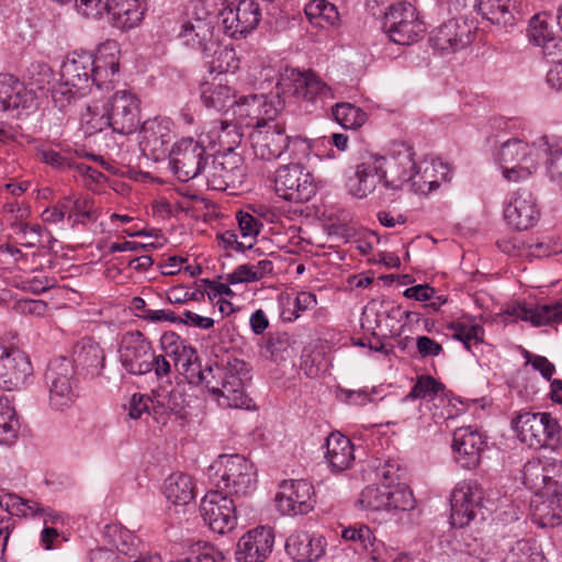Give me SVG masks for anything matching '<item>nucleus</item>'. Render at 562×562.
<instances>
[{
    "label": "nucleus",
    "instance_id": "ddd939ff",
    "mask_svg": "<svg viewBox=\"0 0 562 562\" xmlns=\"http://www.w3.org/2000/svg\"><path fill=\"white\" fill-rule=\"evenodd\" d=\"M413 148L405 143H394L386 156L375 157L381 166L383 187L389 190H401L408 184L416 169Z\"/></svg>",
    "mask_w": 562,
    "mask_h": 562
},
{
    "label": "nucleus",
    "instance_id": "a878e982",
    "mask_svg": "<svg viewBox=\"0 0 562 562\" xmlns=\"http://www.w3.org/2000/svg\"><path fill=\"white\" fill-rule=\"evenodd\" d=\"M147 10L144 0H106V13L113 27L132 30L140 24Z\"/></svg>",
    "mask_w": 562,
    "mask_h": 562
},
{
    "label": "nucleus",
    "instance_id": "09e8293b",
    "mask_svg": "<svg viewBox=\"0 0 562 562\" xmlns=\"http://www.w3.org/2000/svg\"><path fill=\"white\" fill-rule=\"evenodd\" d=\"M216 139L220 146L218 153H236L235 148L239 146L243 139V133L236 123L220 121Z\"/></svg>",
    "mask_w": 562,
    "mask_h": 562
},
{
    "label": "nucleus",
    "instance_id": "a211bd4d",
    "mask_svg": "<svg viewBox=\"0 0 562 562\" xmlns=\"http://www.w3.org/2000/svg\"><path fill=\"white\" fill-rule=\"evenodd\" d=\"M119 353L122 367L130 374L143 375L151 371L154 349L143 333H126L121 340Z\"/></svg>",
    "mask_w": 562,
    "mask_h": 562
},
{
    "label": "nucleus",
    "instance_id": "c03bdc74",
    "mask_svg": "<svg viewBox=\"0 0 562 562\" xmlns=\"http://www.w3.org/2000/svg\"><path fill=\"white\" fill-rule=\"evenodd\" d=\"M335 121L344 128L356 130L363 125L367 114L360 108L351 103H337L333 108Z\"/></svg>",
    "mask_w": 562,
    "mask_h": 562
},
{
    "label": "nucleus",
    "instance_id": "f03ea898",
    "mask_svg": "<svg viewBox=\"0 0 562 562\" xmlns=\"http://www.w3.org/2000/svg\"><path fill=\"white\" fill-rule=\"evenodd\" d=\"M212 483L229 496H246L256 487L254 464L240 454H223L209 468Z\"/></svg>",
    "mask_w": 562,
    "mask_h": 562
},
{
    "label": "nucleus",
    "instance_id": "9d476101",
    "mask_svg": "<svg viewBox=\"0 0 562 562\" xmlns=\"http://www.w3.org/2000/svg\"><path fill=\"white\" fill-rule=\"evenodd\" d=\"M283 92L293 97L305 106L322 105L325 100L333 99L331 88L313 70L299 71L292 69L282 77Z\"/></svg>",
    "mask_w": 562,
    "mask_h": 562
},
{
    "label": "nucleus",
    "instance_id": "e433bc0d",
    "mask_svg": "<svg viewBox=\"0 0 562 562\" xmlns=\"http://www.w3.org/2000/svg\"><path fill=\"white\" fill-rule=\"evenodd\" d=\"M201 101L209 108L216 111H224L233 106L235 98L231 87L215 82H203L200 87Z\"/></svg>",
    "mask_w": 562,
    "mask_h": 562
},
{
    "label": "nucleus",
    "instance_id": "0eeeda50",
    "mask_svg": "<svg viewBox=\"0 0 562 562\" xmlns=\"http://www.w3.org/2000/svg\"><path fill=\"white\" fill-rule=\"evenodd\" d=\"M273 182L277 195L294 203L310 201L317 190L312 172L301 162L278 167Z\"/></svg>",
    "mask_w": 562,
    "mask_h": 562
},
{
    "label": "nucleus",
    "instance_id": "6ab92c4d",
    "mask_svg": "<svg viewBox=\"0 0 562 562\" xmlns=\"http://www.w3.org/2000/svg\"><path fill=\"white\" fill-rule=\"evenodd\" d=\"M255 156L261 160L273 161L286 150L288 135L285 123L258 124L249 135Z\"/></svg>",
    "mask_w": 562,
    "mask_h": 562
},
{
    "label": "nucleus",
    "instance_id": "bb28decb",
    "mask_svg": "<svg viewBox=\"0 0 562 562\" xmlns=\"http://www.w3.org/2000/svg\"><path fill=\"white\" fill-rule=\"evenodd\" d=\"M326 540L307 531H296L285 541L286 553L296 562H315L325 554Z\"/></svg>",
    "mask_w": 562,
    "mask_h": 562
},
{
    "label": "nucleus",
    "instance_id": "3c124183",
    "mask_svg": "<svg viewBox=\"0 0 562 562\" xmlns=\"http://www.w3.org/2000/svg\"><path fill=\"white\" fill-rule=\"evenodd\" d=\"M95 212L93 210V201L88 198H79L72 200L70 198L69 215L68 221L72 222V225L82 224L86 225L89 222L95 221Z\"/></svg>",
    "mask_w": 562,
    "mask_h": 562
},
{
    "label": "nucleus",
    "instance_id": "c85d7f7f",
    "mask_svg": "<svg viewBox=\"0 0 562 562\" xmlns=\"http://www.w3.org/2000/svg\"><path fill=\"white\" fill-rule=\"evenodd\" d=\"M504 314L506 319L527 321L536 327L552 323H562V301L553 305L544 304L535 308H529L521 304H514L508 306Z\"/></svg>",
    "mask_w": 562,
    "mask_h": 562
},
{
    "label": "nucleus",
    "instance_id": "423d86ee",
    "mask_svg": "<svg viewBox=\"0 0 562 562\" xmlns=\"http://www.w3.org/2000/svg\"><path fill=\"white\" fill-rule=\"evenodd\" d=\"M383 30L398 45H411L420 40L426 27L416 8L408 2H396L384 13Z\"/></svg>",
    "mask_w": 562,
    "mask_h": 562
},
{
    "label": "nucleus",
    "instance_id": "c756f323",
    "mask_svg": "<svg viewBox=\"0 0 562 562\" xmlns=\"http://www.w3.org/2000/svg\"><path fill=\"white\" fill-rule=\"evenodd\" d=\"M446 179V167L440 160H423L416 164L408 184L415 193L426 195L436 190Z\"/></svg>",
    "mask_w": 562,
    "mask_h": 562
},
{
    "label": "nucleus",
    "instance_id": "4be33fe9",
    "mask_svg": "<svg viewBox=\"0 0 562 562\" xmlns=\"http://www.w3.org/2000/svg\"><path fill=\"white\" fill-rule=\"evenodd\" d=\"M273 543L272 529L257 527L239 539L236 560L237 562H265L272 552Z\"/></svg>",
    "mask_w": 562,
    "mask_h": 562
},
{
    "label": "nucleus",
    "instance_id": "aec40b11",
    "mask_svg": "<svg viewBox=\"0 0 562 562\" xmlns=\"http://www.w3.org/2000/svg\"><path fill=\"white\" fill-rule=\"evenodd\" d=\"M473 21L463 18L450 19L434 31L432 47L443 53H453L470 45L475 36Z\"/></svg>",
    "mask_w": 562,
    "mask_h": 562
},
{
    "label": "nucleus",
    "instance_id": "69168bd1",
    "mask_svg": "<svg viewBox=\"0 0 562 562\" xmlns=\"http://www.w3.org/2000/svg\"><path fill=\"white\" fill-rule=\"evenodd\" d=\"M153 398L146 394L134 393L128 402V416L132 419H139L143 414L149 413V404Z\"/></svg>",
    "mask_w": 562,
    "mask_h": 562
},
{
    "label": "nucleus",
    "instance_id": "864d4df0",
    "mask_svg": "<svg viewBox=\"0 0 562 562\" xmlns=\"http://www.w3.org/2000/svg\"><path fill=\"white\" fill-rule=\"evenodd\" d=\"M239 68V59L233 47L224 46L214 52L211 71L218 74L234 72Z\"/></svg>",
    "mask_w": 562,
    "mask_h": 562
},
{
    "label": "nucleus",
    "instance_id": "7c9ffc66",
    "mask_svg": "<svg viewBox=\"0 0 562 562\" xmlns=\"http://www.w3.org/2000/svg\"><path fill=\"white\" fill-rule=\"evenodd\" d=\"M34 93L11 74H0V109L3 111L29 108Z\"/></svg>",
    "mask_w": 562,
    "mask_h": 562
},
{
    "label": "nucleus",
    "instance_id": "37998d69",
    "mask_svg": "<svg viewBox=\"0 0 562 562\" xmlns=\"http://www.w3.org/2000/svg\"><path fill=\"white\" fill-rule=\"evenodd\" d=\"M304 12L312 24L319 26H323L321 21H324L330 26H335L338 25L340 20L336 5L327 0L307 3L304 8Z\"/></svg>",
    "mask_w": 562,
    "mask_h": 562
},
{
    "label": "nucleus",
    "instance_id": "e2e57ef3",
    "mask_svg": "<svg viewBox=\"0 0 562 562\" xmlns=\"http://www.w3.org/2000/svg\"><path fill=\"white\" fill-rule=\"evenodd\" d=\"M442 387L443 385L431 375H422L417 379L406 397L411 400L434 397Z\"/></svg>",
    "mask_w": 562,
    "mask_h": 562
},
{
    "label": "nucleus",
    "instance_id": "8fccbe9b",
    "mask_svg": "<svg viewBox=\"0 0 562 562\" xmlns=\"http://www.w3.org/2000/svg\"><path fill=\"white\" fill-rule=\"evenodd\" d=\"M544 555L538 550L535 542L519 540L506 554L503 562H544Z\"/></svg>",
    "mask_w": 562,
    "mask_h": 562
},
{
    "label": "nucleus",
    "instance_id": "b1692460",
    "mask_svg": "<svg viewBox=\"0 0 562 562\" xmlns=\"http://www.w3.org/2000/svg\"><path fill=\"white\" fill-rule=\"evenodd\" d=\"M485 445L483 436L472 427H460L453 432L454 459L464 469H475L480 464Z\"/></svg>",
    "mask_w": 562,
    "mask_h": 562
},
{
    "label": "nucleus",
    "instance_id": "1a4fd4ad",
    "mask_svg": "<svg viewBox=\"0 0 562 562\" xmlns=\"http://www.w3.org/2000/svg\"><path fill=\"white\" fill-rule=\"evenodd\" d=\"M94 56L89 52H72L60 67V83L53 90V98L58 95L67 100L75 94H83L90 88V76L93 71Z\"/></svg>",
    "mask_w": 562,
    "mask_h": 562
},
{
    "label": "nucleus",
    "instance_id": "79ce46f5",
    "mask_svg": "<svg viewBox=\"0 0 562 562\" xmlns=\"http://www.w3.org/2000/svg\"><path fill=\"white\" fill-rule=\"evenodd\" d=\"M451 330L452 338L461 341L468 351H471V345H479L483 342L484 328L479 324H471L469 322L456 321L447 325Z\"/></svg>",
    "mask_w": 562,
    "mask_h": 562
},
{
    "label": "nucleus",
    "instance_id": "4468645a",
    "mask_svg": "<svg viewBox=\"0 0 562 562\" xmlns=\"http://www.w3.org/2000/svg\"><path fill=\"white\" fill-rule=\"evenodd\" d=\"M200 515L210 530L218 535L231 532L237 525L235 501L220 490L205 494L200 504Z\"/></svg>",
    "mask_w": 562,
    "mask_h": 562
},
{
    "label": "nucleus",
    "instance_id": "13d9d810",
    "mask_svg": "<svg viewBox=\"0 0 562 562\" xmlns=\"http://www.w3.org/2000/svg\"><path fill=\"white\" fill-rule=\"evenodd\" d=\"M36 157L41 162H44L58 171H64L74 167L72 159L69 155L52 148H36Z\"/></svg>",
    "mask_w": 562,
    "mask_h": 562
},
{
    "label": "nucleus",
    "instance_id": "ea45409f",
    "mask_svg": "<svg viewBox=\"0 0 562 562\" xmlns=\"http://www.w3.org/2000/svg\"><path fill=\"white\" fill-rule=\"evenodd\" d=\"M529 155L530 146L528 143L519 138H512L501 146L497 153V160L502 168H507L509 166L520 165L522 161L527 160Z\"/></svg>",
    "mask_w": 562,
    "mask_h": 562
},
{
    "label": "nucleus",
    "instance_id": "6e6d98bb",
    "mask_svg": "<svg viewBox=\"0 0 562 562\" xmlns=\"http://www.w3.org/2000/svg\"><path fill=\"white\" fill-rule=\"evenodd\" d=\"M387 486H367L360 494L359 504L368 510H386Z\"/></svg>",
    "mask_w": 562,
    "mask_h": 562
},
{
    "label": "nucleus",
    "instance_id": "9b49d317",
    "mask_svg": "<svg viewBox=\"0 0 562 562\" xmlns=\"http://www.w3.org/2000/svg\"><path fill=\"white\" fill-rule=\"evenodd\" d=\"M247 166L238 153H217L207 164L205 178L209 188L218 191L239 189L245 182Z\"/></svg>",
    "mask_w": 562,
    "mask_h": 562
},
{
    "label": "nucleus",
    "instance_id": "338daca9",
    "mask_svg": "<svg viewBox=\"0 0 562 562\" xmlns=\"http://www.w3.org/2000/svg\"><path fill=\"white\" fill-rule=\"evenodd\" d=\"M70 198H63L54 206L47 207L42 213V218L46 223H58L63 221L67 214L69 215Z\"/></svg>",
    "mask_w": 562,
    "mask_h": 562
},
{
    "label": "nucleus",
    "instance_id": "72a5a7b5",
    "mask_svg": "<svg viewBox=\"0 0 562 562\" xmlns=\"http://www.w3.org/2000/svg\"><path fill=\"white\" fill-rule=\"evenodd\" d=\"M341 538L346 541L357 542L366 551L372 561L386 562V548L382 541H379L372 530L367 525H355L345 528Z\"/></svg>",
    "mask_w": 562,
    "mask_h": 562
},
{
    "label": "nucleus",
    "instance_id": "2f4dec72",
    "mask_svg": "<svg viewBox=\"0 0 562 562\" xmlns=\"http://www.w3.org/2000/svg\"><path fill=\"white\" fill-rule=\"evenodd\" d=\"M379 183L383 184L381 166L373 157L357 166L356 173L349 178L347 187L355 196L366 198L375 190Z\"/></svg>",
    "mask_w": 562,
    "mask_h": 562
},
{
    "label": "nucleus",
    "instance_id": "6e6552de",
    "mask_svg": "<svg viewBox=\"0 0 562 562\" xmlns=\"http://www.w3.org/2000/svg\"><path fill=\"white\" fill-rule=\"evenodd\" d=\"M168 157L171 170L178 180L187 182L202 172L205 173L211 156L203 143L192 137H182L172 145Z\"/></svg>",
    "mask_w": 562,
    "mask_h": 562
},
{
    "label": "nucleus",
    "instance_id": "473e14b6",
    "mask_svg": "<svg viewBox=\"0 0 562 562\" xmlns=\"http://www.w3.org/2000/svg\"><path fill=\"white\" fill-rule=\"evenodd\" d=\"M351 440L340 432H331L326 439V459L333 472L349 469L355 460Z\"/></svg>",
    "mask_w": 562,
    "mask_h": 562
},
{
    "label": "nucleus",
    "instance_id": "2eb2a0df",
    "mask_svg": "<svg viewBox=\"0 0 562 562\" xmlns=\"http://www.w3.org/2000/svg\"><path fill=\"white\" fill-rule=\"evenodd\" d=\"M274 501L282 515H306L314 509L315 490L307 480H284L279 484Z\"/></svg>",
    "mask_w": 562,
    "mask_h": 562
},
{
    "label": "nucleus",
    "instance_id": "0e129e2a",
    "mask_svg": "<svg viewBox=\"0 0 562 562\" xmlns=\"http://www.w3.org/2000/svg\"><path fill=\"white\" fill-rule=\"evenodd\" d=\"M260 100L261 95L250 94L243 95L239 99L233 101V106H236L235 114L240 119H250L254 125L257 124L258 115L260 114Z\"/></svg>",
    "mask_w": 562,
    "mask_h": 562
},
{
    "label": "nucleus",
    "instance_id": "052dcab7",
    "mask_svg": "<svg viewBox=\"0 0 562 562\" xmlns=\"http://www.w3.org/2000/svg\"><path fill=\"white\" fill-rule=\"evenodd\" d=\"M198 358L196 349L184 342L180 350L173 356L172 360L175 367L178 368V370H182L189 380V374L192 372L196 374V367H201L200 363H198Z\"/></svg>",
    "mask_w": 562,
    "mask_h": 562
},
{
    "label": "nucleus",
    "instance_id": "dca6fc26",
    "mask_svg": "<svg viewBox=\"0 0 562 562\" xmlns=\"http://www.w3.org/2000/svg\"><path fill=\"white\" fill-rule=\"evenodd\" d=\"M224 33L233 38H241L254 31L260 22L261 10L254 0L229 2L220 11Z\"/></svg>",
    "mask_w": 562,
    "mask_h": 562
},
{
    "label": "nucleus",
    "instance_id": "774afa93",
    "mask_svg": "<svg viewBox=\"0 0 562 562\" xmlns=\"http://www.w3.org/2000/svg\"><path fill=\"white\" fill-rule=\"evenodd\" d=\"M547 486L562 490V461L544 458Z\"/></svg>",
    "mask_w": 562,
    "mask_h": 562
},
{
    "label": "nucleus",
    "instance_id": "f3484780",
    "mask_svg": "<svg viewBox=\"0 0 562 562\" xmlns=\"http://www.w3.org/2000/svg\"><path fill=\"white\" fill-rule=\"evenodd\" d=\"M33 373L30 357L20 348L0 340V387L20 390Z\"/></svg>",
    "mask_w": 562,
    "mask_h": 562
},
{
    "label": "nucleus",
    "instance_id": "49530a36",
    "mask_svg": "<svg viewBox=\"0 0 562 562\" xmlns=\"http://www.w3.org/2000/svg\"><path fill=\"white\" fill-rule=\"evenodd\" d=\"M522 483L531 491L538 492L547 487L544 459H531L522 468Z\"/></svg>",
    "mask_w": 562,
    "mask_h": 562
},
{
    "label": "nucleus",
    "instance_id": "a18cd8bd",
    "mask_svg": "<svg viewBox=\"0 0 562 562\" xmlns=\"http://www.w3.org/2000/svg\"><path fill=\"white\" fill-rule=\"evenodd\" d=\"M0 506L15 516L46 514V509L40 503L24 499L15 494H7L0 498Z\"/></svg>",
    "mask_w": 562,
    "mask_h": 562
},
{
    "label": "nucleus",
    "instance_id": "c9c22d12",
    "mask_svg": "<svg viewBox=\"0 0 562 562\" xmlns=\"http://www.w3.org/2000/svg\"><path fill=\"white\" fill-rule=\"evenodd\" d=\"M164 494L173 505H187L194 498L192 477L186 473L170 474L164 484Z\"/></svg>",
    "mask_w": 562,
    "mask_h": 562
},
{
    "label": "nucleus",
    "instance_id": "f257e3e1",
    "mask_svg": "<svg viewBox=\"0 0 562 562\" xmlns=\"http://www.w3.org/2000/svg\"><path fill=\"white\" fill-rule=\"evenodd\" d=\"M249 372L247 362L228 358L226 362H215L204 369L196 367V374H189V382L204 383L221 407L249 409L252 401L245 393Z\"/></svg>",
    "mask_w": 562,
    "mask_h": 562
},
{
    "label": "nucleus",
    "instance_id": "cd10ccee",
    "mask_svg": "<svg viewBox=\"0 0 562 562\" xmlns=\"http://www.w3.org/2000/svg\"><path fill=\"white\" fill-rule=\"evenodd\" d=\"M76 370L86 376H98L104 368L105 355L103 349L92 338H83L77 342L70 360Z\"/></svg>",
    "mask_w": 562,
    "mask_h": 562
},
{
    "label": "nucleus",
    "instance_id": "7ed1b4c3",
    "mask_svg": "<svg viewBox=\"0 0 562 562\" xmlns=\"http://www.w3.org/2000/svg\"><path fill=\"white\" fill-rule=\"evenodd\" d=\"M104 113L99 119L100 125H91L95 131L103 126L111 127L114 133L130 135L140 124V100L130 90L114 92L103 105Z\"/></svg>",
    "mask_w": 562,
    "mask_h": 562
},
{
    "label": "nucleus",
    "instance_id": "4d7b16f0",
    "mask_svg": "<svg viewBox=\"0 0 562 562\" xmlns=\"http://www.w3.org/2000/svg\"><path fill=\"white\" fill-rule=\"evenodd\" d=\"M415 498L411 490L397 486L391 490L387 486L386 510H411L415 508Z\"/></svg>",
    "mask_w": 562,
    "mask_h": 562
},
{
    "label": "nucleus",
    "instance_id": "5701e85b",
    "mask_svg": "<svg viewBox=\"0 0 562 562\" xmlns=\"http://www.w3.org/2000/svg\"><path fill=\"white\" fill-rule=\"evenodd\" d=\"M504 217L517 231L533 227L540 218V210L533 194L527 189L517 190L504 210Z\"/></svg>",
    "mask_w": 562,
    "mask_h": 562
},
{
    "label": "nucleus",
    "instance_id": "58836bf2",
    "mask_svg": "<svg viewBox=\"0 0 562 562\" xmlns=\"http://www.w3.org/2000/svg\"><path fill=\"white\" fill-rule=\"evenodd\" d=\"M20 422L8 398L0 397V443L12 445L18 438Z\"/></svg>",
    "mask_w": 562,
    "mask_h": 562
},
{
    "label": "nucleus",
    "instance_id": "f704fd0d",
    "mask_svg": "<svg viewBox=\"0 0 562 562\" xmlns=\"http://www.w3.org/2000/svg\"><path fill=\"white\" fill-rule=\"evenodd\" d=\"M120 70L119 58L114 55L94 56L93 71L90 76V87L94 85L99 90H112L117 82Z\"/></svg>",
    "mask_w": 562,
    "mask_h": 562
},
{
    "label": "nucleus",
    "instance_id": "5fc2aeb1",
    "mask_svg": "<svg viewBox=\"0 0 562 562\" xmlns=\"http://www.w3.org/2000/svg\"><path fill=\"white\" fill-rule=\"evenodd\" d=\"M284 109V103L280 99L278 94L276 95H265L261 94L260 100V114L258 115L257 124H273L276 122H281L278 120L279 114Z\"/></svg>",
    "mask_w": 562,
    "mask_h": 562
},
{
    "label": "nucleus",
    "instance_id": "412c9836",
    "mask_svg": "<svg viewBox=\"0 0 562 562\" xmlns=\"http://www.w3.org/2000/svg\"><path fill=\"white\" fill-rule=\"evenodd\" d=\"M175 138L172 122L167 117H155L143 123L139 131V147L154 160L169 156V144Z\"/></svg>",
    "mask_w": 562,
    "mask_h": 562
},
{
    "label": "nucleus",
    "instance_id": "680f3d73",
    "mask_svg": "<svg viewBox=\"0 0 562 562\" xmlns=\"http://www.w3.org/2000/svg\"><path fill=\"white\" fill-rule=\"evenodd\" d=\"M236 221L241 238L245 240L249 239L252 243L261 231V221L250 212L244 210L236 212Z\"/></svg>",
    "mask_w": 562,
    "mask_h": 562
},
{
    "label": "nucleus",
    "instance_id": "603ef678",
    "mask_svg": "<svg viewBox=\"0 0 562 562\" xmlns=\"http://www.w3.org/2000/svg\"><path fill=\"white\" fill-rule=\"evenodd\" d=\"M540 142L546 146V153L548 155L547 165L548 171L551 179H562V139L549 142L547 136H543Z\"/></svg>",
    "mask_w": 562,
    "mask_h": 562
},
{
    "label": "nucleus",
    "instance_id": "de8ad7c7",
    "mask_svg": "<svg viewBox=\"0 0 562 562\" xmlns=\"http://www.w3.org/2000/svg\"><path fill=\"white\" fill-rule=\"evenodd\" d=\"M527 36L530 43L540 47H543L551 38L557 37L549 26L546 13H537L530 19Z\"/></svg>",
    "mask_w": 562,
    "mask_h": 562
},
{
    "label": "nucleus",
    "instance_id": "393cba45",
    "mask_svg": "<svg viewBox=\"0 0 562 562\" xmlns=\"http://www.w3.org/2000/svg\"><path fill=\"white\" fill-rule=\"evenodd\" d=\"M213 30L210 19L190 18L181 24L178 38L187 47L209 56L215 45Z\"/></svg>",
    "mask_w": 562,
    "mask_h": 562
},
{
    "label": "nucleus",
    "instance_id": "20e7f679",
    "mask_svg": "<svg viewBox=\"0 0 562 562\" xmlns=\"http://www.w3.org/2000/svg\"><path fill=\"white\" fill-rule=\"evenodd\" d=\"M484 499L485 492L477 481L464 480L459 482L450 496L451 526L453 528H464L472 522L484 521L487 512Z\"/></svg>",
    "mask_w": 562,
    "mask_h": 562
},
{
    "label": "nucleus",
    "instance_id": "a19ab883",
    "mask_svg": "<svg viewBox=\"0 0 562 562\" xmlns=\"http://www.w3.org/2000/svg\"><path fill=\"white\" fill-rule=\"evenodd\" d=\"M477 10L484 19L496 25H507L514 19L509 0H479Z\"/></svg>",
    "mask_w": 562,
    "mask_h": 562
},
{
    "label": "nucleus",
    "instance_id": "f8f14e48",
    "mask_svg": "<svg viewBox=\"0 0 562 562\" xmlns=\"http://www.w3.org/2000/svg\"><path fill=\"white\" fill-rule=\"evenodd\" d=\"M45 379L49 386V404L57 411L69 408L76 401L75 371L71 361L58 357L48 363Z\"/></svg>",
    "mask_w": 562,
    "mask_h": 562
},
{
    "label": "nucleus",
    "instance_id": "bf43d9fd",
    "mask_svg": "<svg viewBox=\"0 0 562 562\" xmlns=\"http://www.w3.org/2000/svg\"><path fill=\"white\" fill-rule=\"evenodd\" d=\"M285 153L289 154V158L292 162L303 164L307 160L313 150V143L311 139L302 136H289Z\"/></svg>",
    "mask_w": 562,
    "mask_h": 562
},
{
    "label": "nucleus",
    "instance_id": "4c0bfd02",
    "mask_svg": "<svg viewBox=\"0 0 562 562\" xmlns=\"http://www.w3.org/2000/svg\"><path fill=\"white\" fill-rule=\"evenodd\" d=\"M532 520L543 528L561 525L562 496L554 495L533 505Z\"/></svg>",
    "mask_w": 562,
    "mask_h": 562
},
{
    "label": "nucleus",
    "instance_id": "39448f33",
    "mask_svg": "<svg viewBox=\"0 0 562 562\" xmlns=\"http://www.w3.org/2000/svg\"><path fill=\"white\" fill-rule=\"evenodd\" d=\"M521 442L530 448L557 449L561 441V427L549 413L522 412L512 422Z\"/></svg>",
    "mask_w": 562,
    "mask_h": 562
}]
</instances>
